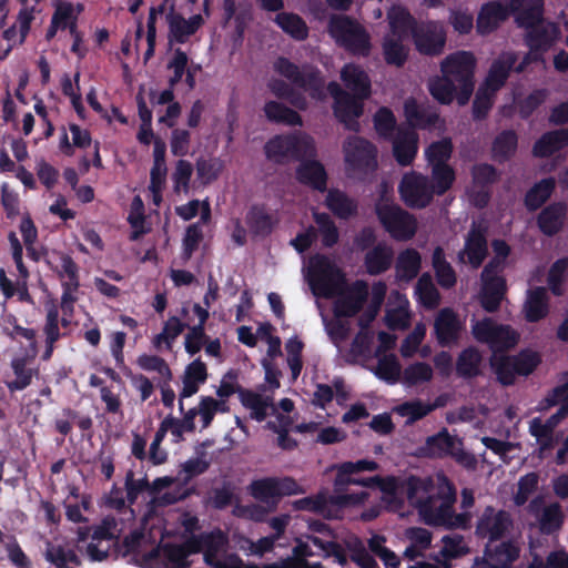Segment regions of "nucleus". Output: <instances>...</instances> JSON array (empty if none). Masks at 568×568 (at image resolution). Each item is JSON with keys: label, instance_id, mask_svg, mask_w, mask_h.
Wrapping results in <instances>:
<instances>
[{"label": "nucleus", "instance_id": "obj_1", "mask_svg": "<svg viewBox=\"0 0 568 568\" xmlns=\"http://www.w3.org/2000/svg\"><path fill=\"white\" fill-rule=\"evenodd\" d=\"M341 79L352 94L343 90L337 82L327 85L334 98V113L346 129L358 131L359 124L356 119L363 112V100L371 94L369 78L361 67L349 63L342 69Z\"/></svg>", "mask_w": 568, "mask_h": 568}, {"label": "nucleus", "instance_id": "obj_2", "mask_svg": "<svg viewBox=\"0 0 568 568\" xmlns=\"http://www.w3.org/2000/svg\"><path fill=\"white\" fill-rule=\"evenodd\" d=\"M407 500L417 509L424 523L428 526H435L430 523V514H436L442 504L446 501L448 490L457 493L454 483L444 474H438L436 479L432 476H407Z\"/></svg>", "mask_w": 568, "mask_h": 568}, {"label": "nucleus", "instance_id": "obj_3", "mask_svg": "<svg viewBox=\"0 0 568 568\" xmlns=\"http://www.w3.org/2000/svg\"><path fill=\"white\" fill-rule=\"evenodd\" d=\"M327 30L337 45L362 57L371 53V34L356 19L346 14H332Z\"/></svg>", "mask_w": 568, "mask_h": 568}, {"label": "nucleus", "instance_id": "obj_4", "mask_svg": "<svg viewBox=\"0 0 568 568\" xmlns=\"http://www.w3.org/2000/svg\"><path fill=\"white\" fill-rule=\"evenodd\" d=\"M382 194L375 204L378 221L389 235L397 241H408L417 232L416 217L386 196L387 185L382 184Z\"/></svg>", "mask_w": 568, "mask_h": 568}, {"label": "nucleus", "instance_id": "obj_5", "mask_svg": "<svg viewBox=\"0 0 568 568\" xmlns=\"http://www.w3.org/2000/svg\"><path fill=\"white\" fill-rule=\"evenodd\" d=\"M316 297L335 298L333 311L336 317H353L366 303L369 286H308Z\"/></svg>", "mask_w": 568, "mask_h": 568}, {"label": "nucleus", "instance_id": "obj_6", "mask_svg": "<svg viewBox=\"0 0 568 568\" xmlns=\"http://www.w3.org/2000/svg\"><path fill=\"white\" fill-rule=\"evenodd\" d=\"M476 59L471 52L457 51L447 55L440 63L442 73L450 79L457 88L459 104L468 102L474 91V70Z\"/></svg>", "mask_w": 568, "mask_h": 568}, {"label": "nucleus", "instance_id": "obj_7", "mask_svg": "<svg viewBox=\"0 0 568 568\" xmlns=\"http://www.w3.org/2000/svg\"><path fill=\"white\" fill-rule=\"evenodd\" d=\"M471 334L478 343L486 344L494 355L514 348L519 341V334L510 325L499 324L490 317L476 321L471 325Z\"/></svg>", "mask_w": 568, "mask_h": 568}, {"label": "nucleus", "instance_id": "obj_8", "mask_svg": "<svg viewBox=\"0 0 568 568\" xmlns=\"http://www.w3.org/2000/svg\"><path fill=\"white\" fill-rule=\"evenodd\" d=\"M343 151L346 164L355 173H368L377 166L375 146L361 136H348Z\"/></svg>", "mask_w": 568, "mask_h": 568}, {"label": "nucleus", "instance_id": "obj_9", "mask_svg": "<svg viewBox=\"0 0 568 568\" xmlns=\"http://www.w3.org/2000/svg\"><path fill=\"white\" fill-rule=\"evenodd\" d=\"M398 191L404 203L413 209L426 207L435 194L428 178L416 172L403 176Z\"/></svg>", "mask_w": 568, "mask_h": 568}, {"label": "nucleus", "instance_id": "obj_10", "mask_svg": "<svg viewBox=\"0 0 568 568\" xmlns=\"http://www.w3.org/2000/svg\"><path fill=\"white\" fill-rule=\"evenodd\" d=\"M368 493L362 490L352 495H329L325 497L317 495L315 497L307 496L294 501V508L297 510H307L317 514H325L328 507L338 509L363 505L368 498Z\"/></svg>", "mask_w": 568, "mask_h": 568}, {"label": "nucleus", "instance_id": "obj_11", "mask_svg": "<svg viewBox=\"0 0 568 568\" xmlns=\"http://www.w3.org/2000/svg\"><path fill=\"white\" fill-rule=\"evenodd\" d=\"M138 565L142 568H190L183 547L172 542L158 546L143 554Z\"/></svg>", "mask_w": 568, "mask_h": 568}, {"label": "nucleus", "instance_id": "obj_12", "mask_svg": "<svg viewBox=\"0 0 568 568\" xmlns=\"http://www.w3.org/2000/svg\"><path fill=\"white\" fill-rule=\"evenodd\" d=\"M210 467V463L203 457L190 458L181 465V474H184L182 484L174 489L162 494L159 497V505L171 506L186 499L194 491L193 488L186 487L189 481L196 476L204 474Z\"/></svg>", "mask_w": 568, "mask_h": 568}, {"label": "nucleus", "instance_id": "obj_13", "mask_svg": "<svg viewBox=\"0 0 568 568\" xmlns=\"http://www.w3.org/2000/svg\"><path fill=\"white\" fill-rule=\"evenodd\" d=\"M274 69L288 79L295 87L308 91L313 98H320L323 88V80L312 69H300L285 58H280L274 63Z\"/></svg>", "mask_w": 568, "mask_h": 568}, {"label": "nucleus", "instance_id": "obj_14", "mask_svg": "<svg viewBox=\"0 0 568 568\" xmlns=\"http://www.w3.org/2000/svg\"><path fill=\"white\" fill-rule=\"evenodd\" d=\"M116 524L113 518H104L99 525L92 526L91 542L87 546V555L91 561H103L109 557L112 545H118L114 535Z\"/></svg>", "mask_w": 568, "mask_h": 568}, {"label": "nucleus", "instance_id": "obj_15", "mask_svg": "<svg viewBox=\"0 0 568 568\" xmlns=\"http://www.w3.org/2000/svg\"><path fill=\"white\" fill-rule=\"evenodd\" d=\"M511 526L513 518L507 510H496L493 506H487L478 518L476 534L480 538H488L489 541H497Z\"/></svg>", "mask_w": 568, "mask_h": 568}, {"label": "nucleus", "instance_id": "obj_16", "mask_svg": "<svg viewBox=\"0 0 568 568\" xmlns=\"http://www.w3.org/2000/svg\"><path fill=\"white\" fill-rule=\"evenodd\" d=\"M412 36L417 51L422 54L437 55L444 50L446 34L443 27L437 22L415 26Z\"/></svg>", "mask_w": 568, "mask_h": 568}, {"label": "nucleus", "instance_id": "obj_17", "mask_svg": "<svg viewBox=\"0 0 568 568\" xmlns=\"http://www.w3.org/2000/svg\"><path fill=\"white\" fill-rule=\"evenodd\" d=\"M38 347L28 345L23 355L14 356L10 362V367L14 374V379L7 382L10 392H20L31 385L34 376H38L39 369L30 367L38 355Z\"/></svg>", "mask_w": 568, "mask_h": 568}, {"label": "nucleus", "instance_id": "obj_18", "mask_svg": "<svg viewBox=\"0 0 568 568\" xmlns=\"http://www.w3.org/2000/svg\"><path fill=\"white\" fill-rule=\"evenodd\" d=\"M566 286H536L535 290H528L527 300L524 304L525 320L529 323H537L549 314V298L547 291H551L555 296H561L566 292Z\"/></svg>", "mask_w": 568, "mask_h": 568}, {"label": "nucleus", "instance_id": "obj_19", "mask_svg": "<svg viewBox=\"0 0 568 568\" xmlns=\"http://www.w3.org/2000/svg\"><path fill=\"white\" fill-rule=\"evenodd\" d=\"M308 284H343L344 275L334 261L315 255L310 258L306 266Z\"/></svg>", "mask_w": 568, "mask_h": 568}, {"label": "nucleus", "instance_id": "obj_20", "mask_svg": "<svg viewBox=\"0 0 568 568\" xmlns=\"http://www.w3.org/2000/svg\"><path fill=\"white\" fill-rule=\"evenodd\" d=\"M462 329V322L452 308L445 307L439 311L434 322V332L439 346L449 347L456 344Z\"/></svg>", "mask_w": 568, "mask_h": 568}, {"label": "nucleus", "instance_id": "obj_21", "mask_svg": "<svg viewBox=\"0 0 568 568\" xmlns=\"http://www.w3.org/2000/svg\"><path fill=\"white\" fill-rule=\"evenodd\" d=\"M457 500V493L448 490L446 501L442 504L436 514H430V523L435 527H445L448 529L462 528L466 529L469 526L470 515L468 513L456 514L454 505Z\"/></svg>", "mask_w": 568, "mask_h": 568}, {"label": "nucleus", "instance_id": "obj_22", "mask_svg": "<svg viewBox=\"0 0 568 568\" xmlns=\"http://www.w3.org/2000/svg\"><path fill=\"white\" fill-rule=\"evenodd\" d=\"M456 444V438L444 427L437 434L427 437L415 455L425 458H443L454 453Z\"/></svg>", "mask_w": 568, "mask_h": 568}, {"label": "nucleus", "instance_id": "obj_23", "mask_svg": "<svg viewBox=\"0 0 568 568\" xmlns=\"http://www.w3.org/2000/svg\"><path fill=\"white\" fill-rule=\"evenodd\" d=\"M207 379V368L201 358L194 359L190 363L182 378L183 387L180 392L179 409L181 413L184 410L183 399L195 395L199 392L200 385L204 384Z\"/></svg>", "mask_w": 568, "mask_h": 568}, {"label": "nucleus", "instance_id": "obj_24", "mask_svg": "<svg viewBox=\"0 0 568 568\" xmlns=\"http://www.w3.org/2000/svg\"><path fill=\"white\" fill-rule=\"evenodd\" d=\"M519 548L511 541L485 547L483 564L489 568H509L519 557Z\"/></svg>", "mask_w": 568, "mask_h": 568}, {"label": "nucleus", "instance_id": "obj_25", "mask_svg": "<svg viewBox=\"0 0 568 568\" xmlns=\"http://www.w3.org/2000/svg\"><path fill=\"white\" fill-rule=\"evenodd\" d=\"M487 255V241L477 229H471L467 235L464 250L458 253L462 263H469L477 268Z\"/></svg>", "mask_w": 568, "mask_h": 568}, {"label": "nucleus", "instance_id": "obj_26", "mask_svg": "<svg viewBox=\"0 0 568 568\" xmlns=\"http://www.w3.org/2000/svg\"><path fill=\"white\" fill-rule=\"evenodd\" d=\"M483 355L475 346L464 348L457 356L455 371L459 378L470 381L483 374Z\"/></svg>", "mask_w": 568, "mask_h": 568}, {"label": "nucleus", "instance_id": "obj_27", "mask_svg": "<svg viewBox=\"0 0 568 568\" xmlns=\"http://www.w3.org/2000/svg\"><path fill=\"white\" fill-rule=\"evenodd\" d=\"M44 558L55 568H78L82 560L68 544L45 542Z\"/></svg>", "mask_w": 568, "mask_h": 568}, {"label": "nucleus", "instance_id": "obj_28", "mask_svg": "<svg viewBox=\"0 0 568 568\" xmlns=\"http://www.w3.org/2000/svg\"><path fill=\"white\" fill-rule=\"evenodd\" d=\"M393 152L400 165H408L417 152V135L412 128H400L393 140Z\"/></svg>", "mask_w": 568, "mask_h": 568}, {"label": "nucleus", "instance_id": "obj_29", "mask_svg": "<svg viewBox=\"0 0 568 568\" xmlns=\"http://www.w3.org/2000/svg\"><path fill=\"white\" fill-rule=\"evenodd\" d=\"M517 61V55L513 52L501 53L491 64L484 82V87L490 91H498L506 82L510 70Z\"/></svg>", "mask_w": 568, "mask_h": 568}, {"label": "nucleus", "instance_id": "obj_30", "mask_svg": "<svg viewBox=\"0 0 568 568\" xmlns=\"http://www.w3.org/2000/svg\"><path fill=\"white\" fill-rule=\"evenodd\" d=\"M422 256L415 248L402 251L395 261L396 278L402 282L413 281L420 271Z\"/></svg>", "mask_w": 568, "mask_h": 568}, {"label": "nucleus", "instance_id": "obj_31", "mask_svg": "<svg viewBox=\"0 0 568 568\" xmlns=\"http://www.w3.org/2000/svg\"><path fill=\"white\" fill-rule=\"evenodd\" d=\"M508 16L507 9L497 2H490L481 7L477 18V32L485 36L498 28Z\"/></svg>", "mask_w": 568, "mask_h": 568}, {"label": "nucleus", "instance_id": "obj_32", "mask_svg": "<svg viewBox=\"0 0 568 568\" xmlns=\"http://www.w3.org/2000/svg\"><path fill=\"white\" fill-rule=\"evenodd\" d=\"M567 207L562 203H554L545 207L538 215V226L548 236L557 234L566 217Z\"/></svg>", "mask_w": 568, "mask_h": 568}, {"label": "nucleus", "instance_id": "obj_33", "mask_svg": "<svg viewBox=\"0 0 568 568\" xmlns=\"http://www.w3.org/2000/svg\"><path fill=\"white\" fill-rule=\"evenodd\" d=\"M559 36L560 31L556 23L542 21L528 29L527 41L531 49L546 50Z\"/></svg>", "mask_w": 568, "mask_h": 568}, {"label": "nucleus", "instance_id": "obj_34", "mask_svg": "<svg viewBox=\"0 0 568 568\" xmlns=\"http://www.w3.org/2000/svg\"><path fill=\"white\" fill-rule=\"evenodd\" d=\"M394 251L385 243H378L365 254L364 265L371 275L387 271L393 262Z\"/></svg>", "mask_w": 568, "mask_h": 568}, {"label": "nucleus", "instance_id": "obj_35", "mask_svg": "<svg viewBox=\"0 0 568 568\" xmlns=\"http://www.w3.org/2000/svg\"><path fill=\"white\" fill-rule=\"evenodd\" d=\"M166 19L170 34L180 43L185 42L203 23L200 14H195L186 20L181 14L173 12V10L166 16Z\"/></svg>", "mask_w": 568, "mask_h": 568}, {"label": "nucleus", "instance_id": "obj_36", "mask_svg": "<svg viewBox=\"0 0 568 568\" xmlns=\"http://www.w3.org/2000/svg\"><path fill=\"white\" fill-rule=\"evenodd\" d=\"M295 143L293 134L273 138L265 144L267 159L276 163H286L294 160V152H296V149H294Z\"/></svg>", "mask_w": 568, "mask_h": 568}, {"label": "nucleus", "instance_id": "obj_37", "mask_svg": "<svg viewBox=\"0 0 568 568\" xmlns=\"http://www.w3.org/2000/svg\"><path fill=\"white\" fill-rule=\"evenodd\" d=\"M405 37L386 34L382 42L383 55L387 64L402 67L408 58L409 48L404 43Z\"/></svg>", "mask_w": 568, "mask_h": 568}, {"label": "nucleus", "instance_id": "obj_38", "mask_svg": "<svg viewBox=\"0 0 568 568\" xmlns=\"http://www.w3.org/2000/svg\"><path fill=\"white\" fill-rule=\"evenodd\" d=\"M296 178L301 183L307 184L315 190L326 189V172L318 161H305L296 170Z\"/></svg>", "mask_w": 568, "mask_h": 568}, {"label": "nucleus", "instance_id": "obj_39", "mask_svg": "<svg viewBox=\"0 0 568 568\" xmlns=\"http://www.w3.org/2000/svg\"><path fill=\"white\" fill-rule=\"evenodd\" d=\"M325 203L337 217L343 220H347L357 213V202L336 189L328 191Z\"/></svg>", "mask_w": 568, "mask_h": 568}, {"label": "nucleus", "instance_id": "obj_40", "mask_svg": "<svg viewBox=\"0 0 568 568\" xmlns=\"http://www.w3.org/2000/svg\"><path fill=\"white\" fill-rule=\"evenodd\" d=\"M511 7L514 9H519L523 7V10L518 13L517 21L520 26L526 29H530L536 24L542 22V0H528L525 3V0H511Z\"/></svg>", "mask_w": 568, "mask_h": 568}, {"label": "nucleus", "instance_id": "obj_41", "mask_svg": "<svg viewBox=\"0 0 568 568\" xmlns=\"http://www.w3.org/2000/svg\"><path fill=\"white\" fill-rule=\"evenodd\" d=\"M568 144V128L544 134L534 145V154L549 156Z\"/></svg>", "mask_w": 568, "mask_h": 568}, {"label": "nucleus", "instance_id": "obj_42", "mask_svg": "<svg viewBox=\"0 0 568 568\" xmlns=\"http://www.w3.org/2000/svg\"><path fill=\"white\" fill-rule=\"evenodd\" d=\"M564 511L559 503H551L542 508L538 516V528L544 535L557 532L564 524Z\"/></svg>", "mask_w": 568, "mask_h": 568}, {"label": "nucleus", "instance_id": "obj_43", "mask_svg": "<svg viewBox=\"0 0 568 568\" xmlns=\"http://www.w3.org/2000/svg\"><path fill=\"white\" fill-rule=\"evenodd\" d=\"M275 222L276 221L272 214L258 206L252 207L246 215V224L250 232L255 236L268 235L272 232Z\"/></svg>", "mask_w": 568, "mask_h": 568}, {"label": "nucleus", "instance_id": "obj_44", "mask_svg": "<svg viewBox=\"0 0 568 568\" xmlns=\"http://www.w3.org/2000/svg\"><path fill=\"white\" fill-rule=\"evenodd\" d=\"M439 398L434 404H426L420 399L408 400L396 407V412L402 417H407V425L414 424L420 420L433 412L436 407L442 406Z\"/></svg>", "mask_w": 568, "mask_h": 568}, {"label": "nucleus", "instance_id": "obj_45", "mask_svg": "<svg viewBox=\"0 0 568 568\" xmlns=\"http://www.w3.org/2000/svg\"><path fill=\"white\" fill-rule=\"evenodd\" d=\"M375 480H378L377 488L385 495L387 501L403 504L402 496H407V477L400 479L395 476L381 477L376 475Z\"/></svg>", "mask_w": 568, "mask_h": 568}, {"label": "nucleus", "instance_id": "obj_46", "mask_svg": "<svg viewBox=\"0 0 568 568\" xmlns=\"http://www.w3.org/2000/svg\"><path fill=\"white\" fill-rule=\"evenodd\" d=\"M345 548L349 551V558L359 568H379L376 559L368 552L363 540L352 536L344 541Z\"/></svg>", "mask_w": 568, "mask_h": 568}, {"label": "nucleus", "instance_id": "obj_47", "mask_svg": "<svg viewBox=\"0 0 568 568\" xmlns=\"http://www.w3.org/2000/svg\"><path fill=\"white\" fill-rule=\"evenodd\" d=\"M490 366L503 386H510L515 383L518 374L511 355H493Z\"/></svg>", "mask_w": 568, "mask_h": 568}, {"label": "nucleus", "instance_id": "obj_48", "mask_svg": "<svg viewBox=\"0 0 568 568\" xmlns=\"http://www.w3.org/2000/svg\"><path fill=\"white\" fill-rule=\"evenodd\" d=\"M239 396L242 405L252 410L251 417L256 422H263L266 418L267 407L270 405L267 399L263 398L262 395L241 386H239Z\"/></svg>", "mask_w": 568, "mask_h": 568}, {"label": "nucleus", "instance_id": "obj_49", "mask_svg": "<svg viewBox=\"0 0 568 568\" xmlns=\"http://www.w3.org/2000/svg\"><path fill=\"white\" fill-rule=\"evenodd\" d=\"M387 19L390 28L388 34H396L399 37H408L409 31L413 33L414 19L402 7H392L387 13Z\"/></svg>", "mask_w": 568, "mask_h": 568}, {"label": "nucleus", "instance_id": "obj_50", "mask_svg": "<svg viewBox=\"0 0 568 568\" xmlns=\"http://www.w3.org/2000/svg\"><path fill=\"white\" fill-rule=\"evenodd\" d=\"M264 112L270 121L287 125H302L300 114L282 103L275 101L267 102L264 106Z\"/></svg>", "mask_w": 568, "mask_h": 568}, {"label": "nucleus", "instance_id": "obj_51", "mask_svg": "<svg viewBox=\"0 0 568 568\" xmlns=\"http://www.w3.org/2000/svg\"><path fill=\"white\" fill-rule=\"evenodd\" d=\"M3 334L11 341L26 339L29 345L38 347L37 343V331L34 328H28L20 325L18 318L13 315H9L4 318V325L2 328Z\"/></svg>", "mask_w": 568, "mask_h": 568}, {"label": "nucleus", "instance_id": "obj_52", "mask_svg": "<svg viewBox=\"0 0 568 568\" xmlns=\"http://www.w3.org/2000/svg\"><path fill=\"white\" fill-rule=\"evenodd\" d=\"M428 88L434 99L443 104L450 103L454 99V93H459V88H457V84H455V82H453L444 74L443 77H437L429 80Z\"/></svg>", "mask_w": 568, "mask_h": 568}, {"label": "nucleus", "instance_id": "obj_53", "mask_svg": "<svg viewBox=\"0 0 568 568\" xmlns=\"http://www.w3.org/2000/svg\"><path fill=\"white\" fill-rule=\"evenodd\" d=\"M432 265L438 284H456V274L450 263L446 261L444 250L437 246L432 255Z\"/></svg>", "mask_w": 568, "mask_h": 568}, {"label": "nucleus", "instance_id": "obj_54", "mask_svg": "<svg viewBox=\"0 0 568 568\" xmlns=\"http://www.w3.org/2000/svg\"><path fill=\"white\" fill-rule=\"evenodd\" d=\"M400 372L398 359L394 354H389L378 359L375 374L388 384H396L399 381Z\"/></svg>", "mask_w": 568, "mask_h": 568}, {"label": "nucleus", "instance_id": "obj_55", "mask_svg": "<svg viewBox=\"0 0 568 568\" xmlns=\"http://www.w3.org/2000/svg\"><path fill=\"white\" fill-rule=\"evenodd\" d=\"M275 21L286 33L297 40H303L307 37V27L297 14L278 13Z\"/></svg>", "mask_w": 568, "mask_h": 568}, {"label": "nucleus", "instance_id": "obj_56", "mask_svg": "<svg viewBox=\"0 0 568 568\" xmlns=\"http://www.w3.org/2000/svg\"><path fill=\"white\" fill-rule=\"evenodd\" d=\"M517 149V135L514 131H504L496 136L493 143V154L504 161L513 156Z\"/></svg>", "mask_w": 568, "mask_h": 568}, {"label": "nucleus", "instance_id": "obj_57", "mask_svg": "<svg viewBox=\"0 0 568 568\" xmlns=\"http://www.w3.org/2000/svg\"><path fill=\"white\" fill-rule=\"evenodd\" d=\"M554 187L555 181L552 179H545L537 183L526 195L527 207L536 210L541 206L551 195Z\"/></svg>", "mask_w": 568, "mask_h": 568}, {"label": "nucleus", "instance_id": "obj_58", "mask_svg": "<svg viewBox=\"0 0 568 568\" xmlns=\"http://www.w3.org/2000/svg\"><path fill=\"white\" fill-rule=\"evenodd\" d=\"M404 110L407 121L412 126H427L435 124L439 120L438 114L434 112L426 114L424 111H420L413 99L405 101Z\"/></svg>", "mask_w": 568, "mask_h": 568}, {"label": "nucleus", "instance_id": "obj_59", "mask_svg": "<svg viewBox=\"0 0 568 568\" xmlns=\"http://www.w3.org/2000/svg\"><path fill=\"white\" fill-rule=\"evenodd\" d=\"M518 376H528L539 366L541 357L539 353L529 348L521 349L517 355H511Z\"/></svg>", "mask_w": 568, "mask_h": 568}, {"label": "nucleus", "instance_id": "obj_60", "mask_svg": "<svg viewBox=\"0 0 568 568\" xmlns=\"http://www.w3.org/2000/svg\"><path fill=\"white\" fill-rule=\"evenodd\" d=\"M433 378V369L425 362L408 365L403 372V379L409 386L429 382Z\"/></svg>", "mask_w": 568, "mask_h": 568}, {"label": "nucleus", "instance_id": "obj_61", "mask_svg": "<svg viewBox=\"0 0 568 568\" xmlns=\"http://www.w3.org/2000/svg\"><path fill=\"white\" fill-rule=\"evenodd\" d=\"M452 151V141L449 139H443L428 146L426 150V158L432 166L448 165L446 162L449 160Z\"/></svg>", "mask_w": 568, "mask_h": 568}, {"label": "nucleus", "instance_id": "obj_62", "mask_svg": "<svg viewBox=\"0 0 568 568\" xmlns=\"http://www.w3.org/2000/svg\"><path fill=\"white\" fill-rule=\"evenodd\" d=\"M277 479L267 477L254 480L251 484L252 496L260 501H268L271 498L280 497Z\"/></svg>", "mask_w": 568, "mask_h": 568}, {"label": "nucleus", "instance_id": "obj_63", "mask_svg": "<svg viewBox=\"0 0 568 568\" xmlns=\"http://www.w3.org/2000/svg\"><path fill=\"white\" fill-rule=\"evenodd\" d=\"M479 301L481 307L489 313L496 312L505 296L507 286H480Z\"/></svg>", "mask_w": 568, "mask_h": 568}, {"label": "nucleus", "instance_id": "obj_64", "mask_svg": "<svg viewBox=\"0 0 568 568\" xmlns=\"http://www.w3.org/2000/svg\"><path fill=\"white\" fill-rule=\"evenodd\" d=\"M140 368L146 372H156L162 378L172 379V371L164 358L158 355L142 354L136 361Z\"/></svg>", "mask_w": 568, "mask_h": 568}]
</instances>
